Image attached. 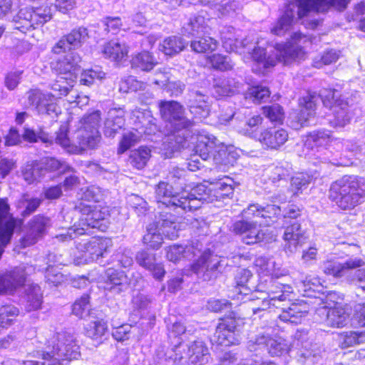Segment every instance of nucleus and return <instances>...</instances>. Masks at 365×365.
<instances>
[{
    "mask_svg": "<svg viewBox=\"0 0 365 365\" xmlns=\"http://www.w3.org/2000/svg\"><path fill=\"white\" fill-rule=\"evenodd\" d=\"M90 310V296L87 294H84L81 298L76 299L72 306V313L79 318L89 316Z\"/></svg>",
    "mask_w": 365,
    "mask_h": 365,
    "instance_id": "nucleus-56",
    "label": "nucleus"
},
{
    "mask_svg": "<svg viewBox=\"0 0 365 365\" xmlns=\"http://www.w3.org/2000/svg\"><path fill=\"white\" fill-rule=\"evenodd\" d=\"M298 292L304 297L320 298V294H324V286L320 279L315 276L302 277L294 282Z\"/></svg>",
    "mask_w": 365,
    "mask_h": 365,
    "instance_id": "nucleus-33",
    "label": "nucleus"
},
{
    "mask_svg": "<svg viewBox=\"0 0 365 365\" xmlns=\"http://www.w3.org/2000/svg\"><path fill=\"white\" fill-rule=\"evenodd\" d=\"M21 173L24 179L29 184H31L43 175V165L36 161H32L23 167Z\"/></svg>",
    "mask_w": 365,
    "mask_h": 365,
    "instance_id": "nucleus-49",
    "label": "nucleus"
},
{
    "mask_svg": "<svg viewBox=\"0 0 365 365\" xmlns=\"http://www.w3.org/2000/svg\"><path fill=\"white\" fill-rule=\"evenodd\" d=\"M282 238L284 241V250L287 252L293 253L301 247L308 240L306 230L299 221L285 223Z\"/></svg>",
    "mask_w": 365,
    "mask_h": 365,
    "instance_id": "nucleus-24",
    "label": "nucleus"
},
{
    "mask_svg": "<svg viewBox=\"0 0 365 365\" xmlns=\"http://www.w3.org/2000/svg\"><path fill=\"white\" fill-rule=\"evenodd\" d=\"M41 164L43 165V175L46 170L58 171L61 174L74 172V169L66 161L55 158H45Z\"/></svg>",
    "mask_w": 365,
    "mask_h": 365,
    "instance_id": "nucleus-50",
    "label": "nucleus"
},
{
    "mask_svg": "<svg viewBox=\"0 0 365 365\" xmlns=\"http://www.w3.org/2000/svg\"><path fill=\"white\" fill-rule=\"evenodd\" d=\"M68 125L67 123L62 124L56 133L55 143L66 150L69 153V148L76 143H71L68 137Z\"/></svg>",
    "mask_w": 365,
    "mask_h": 365,
    "instance_id": "nucleus-60",
    "label": "nucleus"
},
{
    "mask_svg": "<svg viewBox=\"0 0 365 365\" xmlns=\"http://www.w3.org/2000/svg\"><path fill=\"white\" fill-rule=\"evenodd\" d=\"M329 197L341 210H351L364 201L365 179L344 175L331 183Z\"/></svg>",
    "mask_w": 365,
    "mask_h": 365,
    "instance_id": "nucleus-8",
    "label": "nucleus"
},
{
    "mask_svg": "<svg viewBox=\"0 0 365 365\" xmlns=\"http://www.w3.org/2000/svg\"><path fill=\"white\" fill-rule=\"evenodd\" d=\"M197 255L196 250L193 246H182L181 245H173L169 246L166 250V257L169 261L176 263L181 259H192Z\"/></svg>",
    "mask_w": 365,
    "mask_h": 365,
    "instance_id": "nucleus-40",
    "label": "nucleus"
},
{
    "mask_svg": "<svg viewBox=\"0 0 365 365\" xmlns=\"http://www.w3.org/2000/svg\"><path fill=\"white\" fill-rule=\"evenodd\" d=\"M162 118L165 122L168 140L173 151L180 150L187 146L191 135L194 121L185 116L182 105L175 101H161L159 103Z\"/></svg>",
    "mask_w": 365,
    "mask_h": 365,
    "instance_id": "nucleus-5",
    "label": "nucleus"
},
{
    "mask_svg": "<svg viewBox=\"0 0 365 365\" xmlns=\"http://www.w3.org/2000/svg\"><path fill=\"white\" fill-rule=\"evenodd\" d=\"M307 40V36L302 32L292 33L288 41L274 44V58L267 56L266 50L263 47L255 46L251 53L254 61L253 71L257 73H263L266 69L274 67L277 61L282 62L287 65L294 61L303 59L305 51L302 43H304Z\"/></svg>",
    "mask_w": 365,
    "mask_h": 365,
    "instance_id": "nucleus-3",
    "label": "nucleus"
},
{
    "mask_svg": "<svg viewBox=\"0 0 365 365\" xmlns=\"http://www.w3.org/2000/svg\"><path fill=\"white\" fill-rule=\"evenodd\" d=\"M296 4L297 5L289 4L285 6L283 13L271 28V33L273 35L283 36L292 29L296 13L299 15L297 3Z\"/></svg>",
    "mask_w": 365,
    "mask_h": 365,
    "instance_id": "nucleus-29",
    "label": "nucleus"
},
{
    "mask_svg": "<svg viewBox=\"0 0 365 365\" xmlns=\"http://www.w3.org/2000/svg\"><path fill=\"white\" fill-rule=\"evenodd\" d=\"M236 117V121H239L242 125L240 127V132L254 139H258L260 133L258 132L259 125L262 124L263 118L260 115L252 114L247 108H242L237 112H232L230 117Z\"/></svg>",
    "mask_w": 365,
    "mask_h": 365,
    "instance_id": "nucleus-23",
    "label": "nucleus"
},
{
    "mask_svg": "<svg viewBox=\"0 0 365 365\" xmlns=\"http://www.w3.org/2000/svg\"><path fill=\"white\" fill-rule=\"evenodd\" d=\"M261 285L259 291L266 292L267 297L262 298L259 307L252 309L254 314L275 307L282 310L279 316L281 321L297 324L302 322V319L309 312L310 305L303 300L292 303L288 307H284V302L290 301L289 297L293 293V288L290 285L282 284L272 278H269L265 290H263L264 286Z\"/></svg>",
    "mask_w": 365,
    "mask_h": 365,
    "instance_id": "nucleus-2",
    "label": "nucleus"
},
{
    "mask_svg": "<svg viewBox=\"0 0 365 365\" xmlns=\"http://www.w3.org/2000/svg\"><path fill=\"white\" fill-rule=\"evenodd\" d=\"M247 346L250 351H267L272 356H281L288 351H295L297 356L304 359L314 356L308 332L304 329L297 330L291 344L282 337H271L267 331L259 332L249 339Z\"/></svg>",
    "mask_w": 365,
    "mask_h": 365,
    "instance_id": "nucleus-4",
    "label": "nucleus"
},
{
    "mask_svg": "<svg viewBox=\"0 0 365 365\" xmlns=\"http://www.w3.org/2000/svg\"><path fill=\"white\" fill-rule=\"evenodd\" d=\"M270 91L267 87L255 86L249 89L246 98H250L255 103H261L269 98Z\"/></svg>",
    "mask_w": 365,
    "mask_h": 365,
    "instance_id": "nucleus-61",
    "label": "nucleus"
},
{
    "mask_svg": "<svg viewBox=\"0 0 365 365\" xmlns=\"http://www.w3.org/2000/svg\"><path fill=\"white\" fill-rule=\"evenodd\" d=\"M186 45L187 42L181 36H171L165 38L159 48L166 56H173L181 52Z\"/></svg>",
    "mask_w": 365,
    "mask_h": 365,
    "instance_id": "nucleus-42",
    "label": "nucleus"
},
{
    "mask_svg": "<svg viewBox=\"0 0 365 365\" xmlns=\"http://www.w3.org/2000/svg\"><path fill=\"white\" fill-rule=\"evenodd\" d=\"M332 140L331 132L326 129L316 130L310 132L304 142V147L309 150V155L319 162L335 164L332 153L327 145Z\"/></svg>",
    "mask_w": 365,
    "mask_h": 365,
    "instance_id": "nucleus-15",
    "label": "nucleus"
},
{
    "mask_svg": "<svg viewBox=\"0 0 365 365\" xmlns=\"http://www.w3.org/2000/svg\"><path fill=\"white\" fill-rule=\"evenodd\" d=\"M207 21L208 19H205L202 14H195L183 27L185 32L192 36L204 35L208 30Z\"/></svg>",
    "mask_w": 365,
    "mask_h": 365,
    "instance_id": "nucleus-41",
    "label": "nucleus"
},
{
    "mask_svg": "<svg viewBox=\"0 0 365 365\" xmlns=\"http://www.w3.org/2000/svg\"><path fill=\"white\" fill-rule=\"evenodd\" d=\"M340 56V51L335 49H330L324 51L319 59L315 58L313 61V66L319 68L323 65H330L336 62Z\"/></svg>",
    "mask_w": 365,
    "mask_h": 365,
    "instance_id": "nucleus-63",
    "label": "nucleus"
},
{
    "mask_svg": "<svg viewBox=\"0 0 365 365\" xmlns=\"http://www.w3.org/2000/svg\"><path fill=\"white\" fill-rule=\"evenodd\" d=\"M187 170L178 167H173L168 175V178L178 188L184 189Z\"/></svg>",
    "mask_w": 365,
    "mask_h": 365,
    "instance_id": "nucleus-64",
    "label": "nucleus"
},
{
    "mask_svg": "<svg viewBox=\"0 0 365 365\" xmlns=\"http://www.w3.org/2000/svg\"><path fill=\"white\" fill-rule=\"evenodd\" d=\"M113 262L123 268H128L133 264V252L128 248L120 247L111 257Z\"/></svg>",
    "mask_w": 365,
    "mask_h": 365,
    "instance_id": "nucleus-57",
    "label": "nucleus"
},
{
    "mask_svg": "<svg viewBox=\"0 0 365 365\" xmlns=\"http://www.w3.org/2000/svg\"><path fill=\"white\" fill-rule=\"evenodd\" d=\"M76 211L81 214V223L87 228H97L104 231L108 227L109 212L107 208L91 205L81 201L75 206Z\"/></svg>",
    "mask_w": 365,
    "mask_h": 365,
    "instance_id": "nucleus-17",
    "label": "nucleus"
},
{
    "mask_svg": "<svg viewBox=\"0 0 365 365\" xmlns=\"http://www.w3.org/2000/svg\"><path fill=\"white\" fill-rule=\"evenodd\" d=\"M163 234L155 227V224H150L147 227V233L143 236V243L153 250H158L163 243Z\"/></svg>",
    "mask_w": 365,
    "mask_h": 365,
    "instance_id": "nucleus-53",
    "label": "nucleus"
},
{
    "mask_svg": "<svg viewBox=\"0 0 365 365\" xmlns=\"http://www.w3.org/2000/svg\"><path fill=\"white\" fill-rule=\"evenodd\" d=\"M197 39L191 41L190 47L195 53H208L216 50L217 41L210 36H197Z\"/></svg>",
    "mask_w": 365,
    "mask_h": 365,
    "instance_id": "nucleus-47",
    "label": "nucleus"
},
{
    "mask_svg": "<svg viewBox=\"0 0 365 365\" xmlns=\"http://www.w3.org/2000/svg\"><path fill=\"white\" fill-rule=\"evenodd\" d=\"M313 175L307 173H299L291 178V190L294 195L302 193L313 180Z\"/></svg>",
    "mask_w": 365,
    "mask_h": 365,
    "instance_id": "nucleus-52",
    "label": "nucleus"
},
{
    "mask_svg": "<svg viewBox=\"0 0 365 365\" xmlns=\"http://www.w3.org/2000/svg\"><path fill=\"white\" fill-rule=\"evenodd\" d=\"M51 17L52 8L47 4L32 9H21L13 18L14 29L26 34L31 29L42 26Z\"/></svg>",
    "mask_w": 365,
    "mask_h": 365,
    "instance_id": "nucleus-12",
    "label": "nucleus"
},
{
    "mask_svg": "<svg viewBox=\"0 0 365 365\" xmlns=\"http://www.w3.org/2000/svg\"><path fill=\"white\" fill-rule=\"evenodd\" d=\"M88 38V29L80 26L63 36L52 48V52L61 55L51 63L52 69L58 75L51 85L53 93H43L40 90H31L27 93L28 102L38 113L56 118L61 113L56 101L66 96L73 86L81 71V56L76 51Z\"/></svg>",
    "mask_w": 365,
    "mask_h": 365,
    "instance_id": "nucleus-1",
    "label": "nucleus"
},
{
    "mask_svg": "<svg viewBox=\"0 0 365 365\" xmlns=\"http://www.w3.org/2000/svg\"><path fill=\"white\" fill-rule=\"evenodd\" d=\"M365 342V331H350L340 334L339 344L346 349Z\"/></svg>",
    "mask_w": 365,
    "mask_h": 365,
    "instance_id": "nucleus-48",
    "label": "nucleus"
},
{
    "mask_svg": "<svg viewBox=\"0 0 365 365\" xmlns=\"http://www.w3.org/2000/svg\"><path fill=\"white\" fill-rule=\"evenodd\" d=\"M122 26L120 17L107 16L98 23V27L102 30L100 34L102 36H106L109 34L112 35L118 34Z\"/></svg>",
    "mask_w": 365,
    "mask_h": 365,
    "instance_id": "nucleus-51",
    "label": "nucleus"
},
{
    "mask_svg": "<svg viewBox=\"0 0 365 365\" xmlns=\"http://www.w3.org/2000/svg\"><path fill=\"white\" fill-rule=\"evenodd\" d=\"M79 81L81 84L90 86L95 80L101 81L105 78L106 73L100 68H91L89 70L81 71Z\"/></svg>",
    "mask_w": 365,
    "mask_h": 365,
    "instance_id": "nucleus-59",
    "label": "nucleus"
},
{
    "mask_svg": "<svg viewBox=\"0 0 365 365\" xmlns=\"http://www.w3.org/2000/svg\"><path fill=\"white\" fill-rule=\"evenodd\" d=\"M42 304L41 288L38 284H31L26 289L25 308L27 312L40 309Z\"/></svg>",
    "mask_w": 365,
    "mask_h": 365,
    "instance_id": "nucleus-44",
    "label": "nucleus"
},
{
    "mask_svg": "<svg viewBox=\"0 0 365 365\" xmlns=\"http://www.w3.org/2000/svg\"><path fill=\"white\" fill-rule=\"evenodd\" d=\"M253 275L247 269H239L235 276V292L244 296L254 290H261V284L255 286L252 281Z\"/></svg>",
    "mask_w": 365,
    "mask_h": 365,
    "instance_id": "nucleus-34",
    "label": "nucleus"
},
{
    "mask_svg": "<svg viewBox=\"0 0 365 365\" xmlns=\"http://www.w3.org/2000/svg\"><path fill=\"white\" fill-rule=\"evenodd\" d=\"M239 83L234 78H216L212 88V95L215 98L232 95L239 88Z\"/></svg>",
    "mask_w": 365,
    "mask_h": 365,
    "instance_id": "nucleus-39",
    "label": "nucleus"
},
{
    "mask_svg": "<svg viewBox=\"0 0 365 365\" xmlns=\"http://www.w3.org/2000/svg\"><path fill=\"white\" fill-rule=\"evenodd\" d=\"M212 341L219 346H230L240 342L237 322L234 318L223 319L217 325Z\"/></svg>",
    "mask_w": 365,
    "mask_h": 365,
    "instance_id": "nucleus-21",
    "label": "nucleus"
},
{
    "mask_svg": "<svg viewBox=\"0 0 365 365\" xmlns=\"http://www.w3.org/2000/svg\"><path fill=\"white\" fill-rule=\"evenodd\" d=\"M287 138L286 130L273 127L261 132L257 140L267 148L277 150L284 144Z\"/></svg>",
    "mask_w": 365,
    "mask_h": 365,
    "instance_id": "nucleus-32",
    "label": "nucleus"
},
{
    "mask_svg": "<svg viewBox=\"0 0 365 365\" xmlns=\"http://www.w3.org/2000/svg\"><path fill=\"white\" fill-rule=\"evenodd\" d=\"M150 157V150L147 147L141 146L130 151L128 163L138 170L143 169Z\"/></svg>",
    "mask_w": 365,
    "mask_h": 365,
    "instance_id": "nucleus-45",
    "label": "nucleus"
},
{
    "mask_svg": "<svg viewBox=\"0 0 365 365\" xmlns=\"http://www.w3.org/2000/svg\"><path fill=\"white\" fill-rule=\"evenodd\" d=\"M128 48L125 43L110 41L103 46L102 53L105 58L115 62H120L128 56Z\"/></svg>",
    "mask_w": 365,
    "mask_h": 365,
    "instance_id": "nucleus-38",
    "label": "nucleus"
},
{
    "mask_svg": "<svg viewBox=\"0 0 365 365\" xmlns=\"http://www.w3.org/2000/svg\"><path fill=\"white\" fill-rule=\"evenodd\" d=\"M249 219L237 220L231 226V231L246 245L264 242L270 243L275 240V236L268 229H260L257 222Z\"/></svg>",
    "mask_w": 365,
    "mask_h": 365,
    "instance_id": "nucleus-13",
    "label": "nucleus"
},
{
    "mask_svg": "<svg viewBox=\"0 0 365 365\" xmlns=\"http://www.w3.org/2000/svg\"><path fill=\"white\" fill-rule=\"evenodd\" d=\"M22 138L29 143H36L41 140L43 143H51L53 140V136H50L41 128L35 130L27 126H24L22 133Z\"/></svg>",
    "mask_w": 365,
    "mask_h": 365,
    "instance_id": "nucleus-55",
    "label": "nucleus"
},
{
    "mask_svg": "<svg viewBox=\"0 0 365 365\" xmlns=\"http://www.w3.org/2000/svg\"><path fill=\"white\" fill-rule=\"evenodd\" d=\"M174 351L175 355L178 354L186 359V361L185 359L182 361L184 365H206L210 359L208 349L201 341H195L190 346L178 341Z\"/></svg>",
    "mask_w": 365,
    "mask_h": 365,
    "instance_id": "nucleus-19",
    "label": "nucleus"
},
{
    "mask_svg": "<svg viewBox=\"0 0 365 365\" xmlns=\"http://www.w3.org/2000/svg\"><path fill=\"white\" fill-rule=\"evenodd\" d=\"M50 225V219L44 215L34 216L29 222V231L21 238V245L24 247L34 245L38 238L45 233Z\"/></svg>",
    "mask_w": 365,
    "mask_h": 365,
    "instance_id": "nucleus-28",
    "label": "nucleus"
},
{
    "mask_svg": "<svg viewBox=\"0 0 365 365\" xmlns=\"http://www.w3.org/2000/svg\"><path fill=\"white\" fill-rule=\"evenodd\" d=\"M107 324L103 319L91 321L85 327L86 334L91 339L101 343L107 331Z\"/></svg>",
    "mask_w": 365,
    "mask_h": 365,
    "instance_id": "nucleus-46",
    "label": "nucleus"
},
{
    "mask_svg": "<svg viewBox=\"0 0 365 365\" xmlns=\"http://www.w3.org/2000/svg\"><path fill=\"white\" fill-rule=\"evenodd\" d=\"M155 199L159 205H165L178 215L200 208V203L191 196V191L175 192L173 185L164 181H160L155 187Z\"/></svg>",
    "mask_w": 365,
    "mask_h": 365,
    "instance_id": "nucleus-11",
    "label": "nucleus"
},
{
    "mask_svg": "<svg viewBox=\"0 0 365 365\" xmlns=\"http://www.w3.org/2000/svg\"><path fill=\"white\" fill-rule=\"evenodd\" d=\"M319 314L325 315V321L328 326L332 327H343L348 322L349 314L341 307L336 306L328 309L327 306L317 310Z\"/></svg>",
    "mask_w": 365,
    "mask_h": 365,
    "instance_id": "nucleus-35",
    "label": "nucleus"
},
{
    "mask_svg": "<svg viewBox=\"0 0 365 365\" xmlns=\"http://www.w3.org/2000/svg\"><path fill=\"white\" fill-rule=\"evenodd\" d=\"M157 64L156 59L148 51L138 53L131 60L132 68L142 71H150Z\"/></svg>",
    "mask_w": 365,
    "mask_h": 365,
    "instance_id": "nucleus-43",
    "label": "nucleus"
},
{
    "mask_svg": "<svg viewBox=\"0 0 365 365\" xmlns=\"http://www.w3.org/2000/svg\"><path fill=\"white\" fill-rule=\"evenodd\" d=\"M207 61L214 69L221 71H229L232 68L230 58L227 56L216 53L208 56Z\"/></svg>",
    "mask_w": 365,
    "mask_h": 365,
    "instance_id": "nucleus-58",
    "label": "nucleus"
},
{
    "mask_svg": "<svg viewBox=\"0 0 365 365\" xmlns=\"http://www.w3.org/2000/svg\"><path fill=\"white\" fill-rule=\"evenodd\" d=\"M19 313V309L13 304H5L0 307V332L11 324Z\"/></svg>",
    "mask_w": 365,
    "mask_h": 365,
    "instance_id": "nucleus-54",
    "label": "nucleus"
},
{
    "mask_svg": "<svg viewBox=\"0 0 365 365\" xmlns=\"http://www.w3.org/2000/svg\"><path fill=\"white\" fill-rule=\"evenodd\" d=\"M141 279L138 272L132 273L129 277L124 271L109 267L105 272V289L112 293L120 294L130 287L135 288Z\"/></svg>",
    "mask_w": 365,
    "mask_h": 365,
    "instance_id": "nucleus-18",
    "label": "nucleus"
},
{
    "mask_svg": "<svg viewBox=\"0 0 365 365\" xmlns=\"http://www.w3.org/2000/svg\"><path fill=\"white\" fill-rule=\"evenodd\" d=\"M188 107L195 118H206L210 113L209 97L200 91L191 90L188 93Z\"/></svg>",
    "mask_w": 365,
    "mask_h": 365,
    "instance_id": "nucleus-30",
    "label": "nucleus"
},
{
    "mask_svg": "<svg viewBox=\"0 0 365 365\" xmlns=\"http://www.w3.org/2000/svg\"><path fill=\"white\" fill-rule=\"evenodd\" d=\"M333 98L334 93L331 91H329L325 96L322 93L317 94L316 92L308 91L306 96L299 99L301 110L292 117L290 126L294 130H299L310 125L312 118H314L317 106L322 101L324 106L332 108L336 125L344 127L351 119L349 106L346 104L332 106Z\"/></svg>",
    "mask_w": 365,
    "mask_h": 365,
    "instance_id": "nucleus-6",
    "label": "nucleus"
},
{
    "mask_svg": "<svg viewBox=\"0 0 365 365\" xmlns=\"http://www.w3.org/2000/svg\"><path fill=\"white\" fill-rule=\"evenodd\" d=\"M125 125V118L122 110H111L104 123V135L113 138Z\"/></svg>",
    "mask_w": 365,
    "mask_h": 365,
    "instance_id": "nucleus-36",
    "label": "nucleus"
},
{
    "mask_svg": "<svg viewBox=\"0 0 365 365\" xmlns=\"http://www.w3.org/2000/svg\"><path fill=\"white\" fill-rule=\"evenodd\" d=\"M153 224L169 240H175L179 235L180 225L175 215L167 211H162L160 212L157 221Z\"/></svg>",
    "mask_w": 365,
    "mask_h": 365,
    "instance_id": "nucleus-31",
    "label": "nucleus"
},
{
    "mask_svg": "<svg viewBox=\"0 0 365 365\" xmlns=\"http://www.w3.org/2000/svg\"><path fill=\"white\" fill-rule=\"evenodd\" d=\"M264 115L271 121L282 123L284 119L283 108L279 104L264 106L262 108Z\"/></svg>",
    "mask_w": 365,
    "mask_h": 365,
    "instance_id": "nucleus-62",
    "label": "nucleus"
},
{
    "mask_svg": "<svg viewBox=\"0 0 365 365\" xmlns=\"http://www.w3.org/2000/svg\"><path fill=\"white\" fill-rule=\"evenodd\" d=\"M292 173V165L288 162H281L270 169L268 177L274 185L279 187L287 184Z\"/></svg>",
    "mask_w": 365,
    "mask_h": 365,
    "instance_id": "nucleus-37",
    "label": "nucleus"
},
{
    "mask_svg": "<svg viewBox=\"0 0 365 365\" xmlns=\"http://www.w3.org/2000/svg\"><path fill=\"white\" fill-rule=\"evenodd\" d=\"M234 192V180L227 175L218 178H210L205 183L191 189V196L200 203H210L230 198Z\"/></svg>",
    "mask_w": 365,
    "mask_h": 365,
    "instance_id": "nucleus-10",
    "label": "nucleus"
},
{
    "mask_svg": "<svg viewBox=\"0 0 365 365\" xmlns=\"http://www.w3.org/2000/svg\"><path fill=\"white\" fill-rule=\"evenodd\" d=\"M364 261L358 257H350L346 261H340L337 258H331L324 262L322 269L327 275H330L336 278L350 276L354 272V269L364 266Z\"/></svg>",
    "mask_w": 365,
    "mask_h": 365,
    "instance_id": "nucleus-20",
    "label": "nucleus"
},
{
    "mask_svg": "<svg viewBox=\"0 0 365 365\" xmlns=\"http://www.w3.org/2000/svg\"><path fill=\"white\" fill-rule=\"evenodd\" d=\"M191 135H192L193 138H189L187 146L185 147V148H189L190 144H193L195 145V152L202 160H207L212 156L215 158V153L217 152V144L215 142L217 139L214 136L201 134L195 136L193 130ZM181 149H184V148H181L180 150ZM217 152L220 155H224L225 157L227 155V159L222 158V163L224 164L232 163L236 160L235 154L229 151L227 149H220L218 150Z\"/></svg>",
    "mask_w": 365,
    "mask_h": 365,
    "instance_id": "nucleus-16",
    "label": "nucleus"
},
{
    "mask_svg": "<svg viewBox=\"0 0 365 365\" xmlns=\"http://www.w3.org/2000/svg\"><path fill=\"white\" fill-rule=\"evenodd\" d=\"M101 119L100 110H95L82 118L75 133L76 145L70 147L69 153L81 155L87 149L94 150L98 147L101 139L98 130Z\"/></svg>",
    "mask_w": 365,
    "mask_h": 365,
    "instance_id": "nucleus-9",
    "label": "nucleus"
},
{
    "mask_svg": "<svg viewBox=\"0 0 365 365\" xmlns=\"http://www.w3.org/2000/svg\"><path fill=\"white\" fill-rule=\"evenodd\" d=\"M280 215V207L273 204H267L264 206L258 203H253L249 205L242 212L243 218H260L262 220L259 223H264L267 226L277 222Z\"/></svg>",
    "mask_w": 365,
    "mask_h": 365,
    "instance_id": "nucleus-22",
    "label": "nucleus"
},
{
    "mask_svg": "<svg viewBox=\"0 0 365 365\" xmlns=\"http://www.w3.org/2000/svg\"><path fill=\"white\" fill-rule=\"evenodd\" d=\"M112 245V240L110 238L91 237L84 243L85 260L101 264L102 259L108 254Z\"/></svg>",
    "mask_w": 365,
    "mask_h": 365,
    "instance_id": "nucleus-26",
    "label": "nucleus"
},
{
    "mask_svg": "<svg viewBox=\"0 0 365 365\" xmlns=\"http://www.w3.org/2000/svg\"><path fill=\"white\" fill-rule=\"evenodd\" d=\"M36 354L43 361L27 360L24 365H63L80 355V346L73 335L67 332L57 333L47 341L43 350H37Z\"/></svg>",
    "mask_w": 365,
    "mask_h": 365,
    "instance_id": "nucleus-7",
    "label": "nucleus"
},
{
    "mask_svg": "<svg viewBox=\"0 0 365 365\" xmlns=\"http://www.w3.org/2000/svg\"><path fill=\"white\" fill-rule=\"evenodd\" d=\"M299 17L307 16L310 11L326 12L330 7L344 10L350 0H295Z\"/></svg>",
    "mask_w": 365,
    "mask_h": 365,
    "instance_id": "nucleus-25",
    "label": "nucleus"
},
{
    "mask_svg": "<svg viewBox=\"0 0 365 365\" xmlns=\"http://www.w3.org/2000/svg\"><path fill=\"white\" fill-rule=\"evenodd\" d=\"M228 265V259L214 255L207 249L192 264V270L204 281H210L217 278Z\"/></svg>",
    "mask_w": 365,
    "mask_h": 365,
    "instance_id": "nucleus-14",
    "label": "nucleus"
},
{
    "mask_svg": "<svg viewBox=\"0 0 365 365\" xmlns=\"http://www.w3.org/2000/svg\"><path fill=\"white\" fill-rule=\"evenodd\" d=\"M26 272L24 266L16 267L0 274V295L11 292L25 284Z\"/></svg>",
    "mask_w": 365,
    "mask_h": 365,
    "instance_id": "nucleus-27",
    "label": "nucleus"
}]
</instances>
